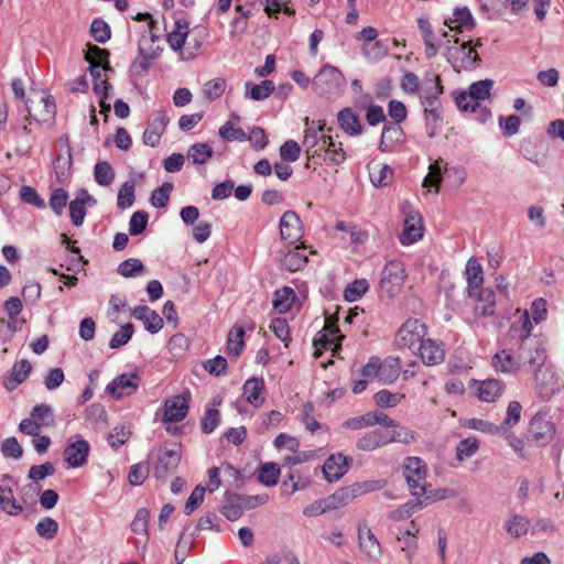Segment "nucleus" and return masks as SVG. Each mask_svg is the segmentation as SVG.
Masks as SVG:
<instances>
[{"label":"nucleus","instance_id":"f257e3e1","mask_svg":"<svg viewBox=\"0 0 564 564\" xmlns=\"http://www.w3.org/2000/svg\"><path fill=\"white\" fill-rule=\"evenodd\" d=\"M344 84L343 74L332 65H324L312 82L314 91L326 98L338 96Z\"/></svg>","mask_w":564,"mask_h":564},{"label":"nucleus","instance_id":"f03ea898","mask_svg":"<svg viewBox=\"0 0 564 564\" xmlns=\"http://www.w3.org/2000/svg\"><path fill=\"white\" fill-rule=\"evenodd\" d=\"M425 336L426 326L422 322L408 319L397 332L395 343L400 348H406L416 354V349L426 340Z\"/></svg>","mask_w":564,"mask_h":564},{"label":"nucleus","instance_id":"7ed1b4c3","mask_svg":"<svg viewBox=\"0 0 564 564\" xmlns=\"http://www.w3.org/2000/svg\"><path fill=\"white\" fill-rule=\"evenodd\" d=\"M405 279V270L402 262L391 260L381 271L380 291L388 297H394L402 290Z\"/></svg>","mask_w":564,"mask_h":564},{"label":"nucleus","instance_id":"20e7f679","mask_svg":"<svg viewBox=\"0 0 564 564\" xmlns=\"http://www.w3.org/2000/svg\"><path fill=\"white\" fill-rule=\"evenodd\" d=\"M492 86V79H482L473 83L467 91H463L456 97L457 107L464 111H475L479 106V101L490 97Z\"/></svg>","mask_w":564,"mask_h":564},{"label":"nucleus","instance_id":"39448f33","mask_svg":"<svg viewBox=\"0 0 564 564\" xmlns=\"http://www.w3.org/2000/svg\"><path fill=\"white\" fill-rule=\"evenodd\" d=\"M403 475L412 496L420 497L427 486L425 463L420 457H408L404 463Z\"/></svg>","mask_w":564,"mask_h":564},{"label":"nucleus","instance_id":"423d86ee","mask_svg":"<svg viewBox=\"0 0 564 564\" xmlns=\"http://www.w3.org/2000/svg\"><path fill=\"white\" fill-rule=\"evenodd\" d=\"M532 322L530 314L524 311L518 321L513 322L509 329V340L512 346L522 348H532L536 338L531 337Z\"/></svg>","mask_w":564,"mask_h":564},{"label":"nucleus","instance_id":"0eeeda50","mask_svg":"<svg viewBox=\"0 0 564 564\" xmlns=\"http://www.w3.org/2000/svg\"><path fill=\"white\" fill-rule=\"evenodd\" d=\"M339 329L336 324V319L333 316L326 318L323 332L319 333L318 337L314 339V357L318 358L322 354V349H330L335 352L339 348V340L344 336L338 335Z\"/></svg>","mask_w":564,"mask_h":564},{"label":"nucleus","instance_id":"6e6552de","mask_svg":"<svg viewBox=\"0 0 564 564\" xmlns=\"http://www.w3.org/2000/svg\"><path fill=\"white\" fill-rule=\"evenodd\" d=\"M535 391L543 401L550 400L558 390V378L550 367H540L534 371Z\"/></svg>","mask_w":564,"mask_h":564},{"label":"nucleus","instance_id":"1a4fd4ad","mask_svg":"<svg viewBox=\"0 0 564 564\" xmlns=\"http://www.w3.org/2000/svg\"><path fill=\"white\" fill-rule=\"evenodd\" d=\"M312 124H314V122H312ZM324 126L325 123L323 122L318 124L317 128L311 126L305 129L303 147L305 148L307 160H314L321 156L325 148H327L326 140L328 135L321 134L324 130Z\"/></svg>","mask_w":564,"mask_h":564},{"label":"nucleus","instance_id":"9d476101","mask_svg":"<svg viewBox=\"0 0 564 564\" xmlns=\"http://www.w3.org/2000/svg\"><path fill=\"white\" fill-rule=\"evenodd\" d=\"M443 94V86L438 75L431 74L424 79L421 94V102L424 110H442L440 96Z\"/></svg>","mask_w":564,"mask_h":564},{"label":"nucleus","instance_id":"9b49d317","mask_svg":"<svg viewBox=\"0 0 564 564\" xmlns=\"http://www.w3.org/2000/svg\"><path fill=\"white\" fill-rule=\"evenodd\" d=\"M448 53L449 62L458 72L460 69H473L480 62L478 54L473 48H470V41L463 43L457 48H449Z\"/></svg>","mask_w":564,"mask_h":564},{"label":"nucleus","instance_id":"f8f14e48","mask_svg":"<svg viewBox=\"0 0 564 564\" xmlns=\"http://www.w3.org/2000/svg\"><path fill=\"white\" fill-rule=\"evenodd\" d=\"M151 456L158 459L155 467V476L164 478L169 471L174 470L181 460V452L177 445L172 448H159L156 452L151 453Z\"/></svg>","mask_w":564,"mask_h":564},{"label":"nucleus","instance_id":"ddd939ff","mask_svg":"<svg viewBox=\"0 0 564 564\" xmlns=\"http://www.w3.org/2000/svg\"><path fill=\"white\" fill-rule=\"evenodd\" d=\"M358 544L368 560L377 561L382 555L381 544L367 524L358 527Z\"/></svg>","mask_w":564,"mask_h":564},{"label":"nucleus","instance_id":"4468645a","mask_svg":"<svg viewBox=\"0 0 564 564\" xmlns=\"http://www.w3.org/2000/svg\"><path fill=\"white\" fill-rule=\"evenodd\" d=\"M281 238L292 245L302 238V223L299 215L293 210L285 212L280 220Z\"/></svg>","mask_w":564,"mask_h":564},{"label":"nucleus","instance_id":"2eb2a0df","mask_svg":"<svg viewBox=\"0 0 564 564\" xmlns=\"http://www.w3.org/2000/svg\"><path fill=\"white\" fill-rule=\"evenodd\" d=\"M508 348L498 351L492 358L494 368L503 373H512L520 369V361L517 356V348L510 341L507 343Z\"/></svg>","mask_w":564,"mask_h":564},{"label":"nucleus","instance_id":"dca6fc26","mask_svg":"<svg viewBox=\"0 0 564 564\" xmlns=\"http://www.w3.org/2000/svg\"><path fill=\"white\" fill-rule=\"evenodd\" d=\"M139 383L137 381V375H120L112 382H110L106 391L115 399H121L137 392Z\"/></svg>","mask_w":564,"mask_h":564},{"label":"nucleus","instance_id":"f3484780","mask_svg":"<svg viewBox=\"0 0 564 564\" xmlns=\"http://www.w3.org/2000/svg\"><path fill=\"white\" fill-rule=\"evenodd\" d=\"M89 449V443L79 438L67 444L64 449V459L70 467L78 468L87 462Z\"/></svg>","mask_w":564,"mask_h":564},{"label":"nucleus","instance_id":"a211bd4d","mask_svg":"<svg viewBox=\"0 0 564 564\" xmlns=\"http://www.w3.org/2000/svg\"><path fill=\"white\" fill-rule=\"evenodd\" d=\"M530 434L532 441L536 445L543 446L553 440L555 434V426L549 420L543 417H533L530 423Z\"/></svg>","mask_w":564,"mask_h":564},{"label":"nucleus","instance_id":"6ab92c4d","mask_svg":"<svg viewBox=\"0 0 564 564\" xmlns=\"http://www.w3.org/2000/svg\"><path fill=\"white\" fill-rule=\"evenodd\" d=\"M32 366L29 360L21 359L13 364L10 373L3 379V387L8 391L15 390L21 383H23L30 372Z\"/></svg>","mask_w":564,"mask_h":564},{"label":"nucleus","instance_id":"aec40b11","mask_svg":"<svg viewBox=\"0 0 564 564\" xmlns=\"http://www.w3.org/2000/svg\"><path fill=\"white\" fill-rule=\"evenodd\" d=\"M348 470V458L341 454L330 455L323 465V474L329 482L341 478Z\"/></svg>","mask_w":564,"mask_h":564},{"label":"nucleus","instance_id":"412c9836","mask_svg":"<svg viewBox=\"0 0 564 564\" xmlns=\"http://www.w3.org/2000/svg\"><path fill=\"white\" fill-rule=\"evenodd\" d=\"M388 444V431L375 429L361 435L356 442V447L364 452H372Z\"/></svg>","mask_w":564,"mask_h":564},{"label":"nucleus","instance_id":"4be33fe9","mask_svg":"<svg viewBox=\"0 0 564 564\" xmlns=\"http://www.w3.org/2000/svg\"><path fill=\"white\" fill-rule=\"evenodd\" d=\"M423 236L422 218L419 214H411L404 220V228L400 235L403 246L412 245Z\"/></svg>","mask_w":564,"mask_h":564},{"label":"nucleus","instance_id":"5701e85b","mask_svg":"<svg viewBox=\"0 0 564 564\" xmlns=\"http://www.w3.org/2000/svg\"><path fill=\"white\" fill-rule=\"evenodd\" d=\"M187 410V399L184 395H175L165 402L164 421L180 422L185 419Z\"/></svg>","mask_w":564,"mask_h":564},{"label":"nucleus","instance_id":"b1692460","mask_svg":"<svg viewBox=\"0 0 564 564\" xmlns=\"http://www.w3.org/2000/svg\"><path fill=\"white\" fill-rule=\"evenodd\" d=\"M453 15V19H446L444 22L451 30L462 32L464 30H473L475 28V19L467 7L456 8Z\"/></svg>","mask_w":564,"mask_h":564},{"label":"nucleus","instance_id":"393cba45","mask_svg":"<svg viewBox=\"0 0 564 564\" xmlns=\"http://www.w3.org/2000/svg\"><path fill=\"white\" fill-rule=\"evenodd\" d=\"M416 354L427 366L438 365L444 360L445 354L438 344L432 339H426L422 347L416 349Z\"/></svg>","mask_w":564,"mask_h":564},{"label":"nucleus","instance_id":"a878e982","mask_svg":"<svg viewBox=\"0 0 564 564\" xmlns=\"http://www.w3.org/2000/svg\"><path fill=\"white\" fill-rule=\"evenodd\" d=\"M516 348H517V356L520 361V367L524 362H528L531 366H534L536 368L543 367L544 361H545V354H544V350L541 347L539 340L534 341V345L531 349L529 347L520 349L519 346H516Z\"/></svg>","mask_w":564,"mask_h":564},{"label":"nucleus","instance_id":"bb28decb","mask_svg":"<svg viewBox=\"0 0 564 564\" xmlns=\"http://www.w3.org/2000/svg\"><path fill=\"white\" fill-rule=\"evenodd\" d=\"M469 296L476 299L477 304L475 311L477 314L482 316H490L495 313L496 300L495 294L489 289H477V293L469 294Z\"/></svg>","mask_w":564,"mask_h":564},{"label":"nucleus","instance_id":"cd10ccee","mask_svg":"<svg viewBox=\"0 0 564 564\" xmlns=\"http://www.w3.org/2000/svg\"><path fill=\"white\" fill-rule=\"evenodd\" d=\"M339 127L350 135L361 133L362 126L359 116L351 108H344L337 115Z\"/></svg>","mask_w":564,"mask_h":564},{"label":"nucleus","instance_id":"c85d7f7f","mask_svg":"<svg viewBox=\"0 0 564 564\" xmlns=\"http://www.w3.org/2000/svg\"><path fill=\"white\" fill-rule=\"evenodd\" d=\"M167 122L169 117L165 113H161L158 118H155L143 132V142L151 147L159 144Z\"/></svg>","mask_w":564,"mask_h":564},{"label":"nucleus","instance_id":"c756f323","mask_svg":"<svg viewBox=\"0 0 564 564\" xmlns=\"http://www.w3.org/2000/svg\"><path fill=\"white\" fill-rule=\"evenodd\" d=\"M93 200L87 191L83 189L79 195L69 204V215L73 224L77 227L82 226L86 216L85 204Z\"/></svg>","mask_w":564,"mask_h":564},{"label":"nucleus","instance_id":"7c9ffc66","mask_svg":"<svg viewBox=\"0 0 564 564\" xmlns=\"http://www.w3.org/2000/svg\"><path fill=\"white\" fill-rule=\"evenodd\" d=\"M465 274L468 282V294L477 293V289L481 288L484 276L482 268L475 258H470L467 261Z\"/></svg>","mask_w":564,"mask_h":564},{"label":"nucleus","instance_id":"2f4dec72","mask_svg":"<svg viewBox=\"0 0 564 564\" xmlns=\"http://www.w3.org/2000/svg\"><path fill=\"white\" fill-rule=\"evenodd\" d=\"M263 390L264 382L260 378H250L243 384V395L246 400L254 406H260L263 403Z\"/></svg>","mask_w":564,"mask_h":564},{"label":"nucleus","instance_id":"473e14b6","mask_svg":"<svg viewBox=\"0 0 564 564\" xmlns=\"http://www.w3.org/2000/svg\"><path fill=\"white\" fill-rule=\"evenodd\" d=\"M307 263V257L304 252L295 247L293 250L288 251L281 259L280 264L283 269L295 272L303 269Z\"/></svg>","mask_w":564,"mask_h":564},{"label":"nucleus","instance_id":"72a5a7b5","mask_svg":"<svg viewBox=\"0 0 564 564\" xmlns=\"http://www.w3.org/2000/svg\"><path fill=\"white\" fill-rule=\"evenodd\" d=\"M369 176L373 186L383 187L391 183L393 171L388 164H372L369 167Z\"/></svg>","mask_w":564,"mask_h":564},{"label":"nucleus","instance_id":"f704fd0d","mask_svg":"<svg viewBox=\"0 0 564 564\" xmlns=\"http://www.w3.org/2000/svg\"><path fill=\"white\" fill-rule=\"evenodd\" d=\"M245 97L250 98L252 100H263L268 98L274 90V84L272 80H263L259 85H253L250 82H247L245 85Z\"/></svg>","mask_w":564,"mask_h":564},{"label":"nucleus","instance_id":"c9c22d12","mask_svg":"<svg viewBox=\"0 0 564 564\" xmlns=\"http://www.w3.org/2000/svg\"><path fill=\"white\" fill-rule=\"evenodd\" d=\"M503 384L496 379H488L482 381L478 388V397L481 401L494 402L501 395Z\"/></svg>","mask_w":564,"mask_h":564},{"label":"nucleus","instance_id":"e433bc0d","mask_svg":"<svg viewBox=\"0 0 564 564\" xmlns=\"http://www.w3.org/2000/svg\"><path fill=\"white\" fill-rule=\"evenodd\" d=\"M531 522L528 518L514 514L506 521V530L512 538H520L528 533Z\"/></svg>","mask_w":564,"mask_h":564},{"label":"nucleus","instance_id":"4c0bfd02","mask_svg":"<svg viewBox=\"0 0 564 564\" xmlns=\"http://www.w3.org/2000/svg\"><path fill=\"white\" fill-rule=\"evenodd\" d=\"M31 416L34 417L40 427H52L55 425L53 409L46 403L35 405L31 411Z\"/></svg>","mask_w":564,"mask_h":564},{"label":"nucleus","instance_id":"58836bf2","mask_svg":"<svg viewBox=\"0 0 564 564\" xmlns=\"http://www.w3.org/2000/svg\"><path fill=\"white\" fill-rule=\"evenodd\" d=\"M356 498L352 487H343L337 489L333 495L328 496L327 503L330 510L347 506Z\"/></svg>","mask_w":564,"mask_h":564},{"label":"nucleus","instance_id":"ea45409f","mask_svg":"<svg viewBox=\"0 0 564 564\" xmlns=\"http://www.w3.org/2000/svg\"><path fill=\"white\" fill-rule=\"evenodd\" d=\"M324 152L325 160H328L334 165H339L346 160V153L343 149L341 142H337L332 135L327 137Z\"/></svg>","mask_w":564,"mask_h":564},{"label":"nucleus","instance_id":"a19ab883","mask_svg":"<svg viewBox=\"0 0 564 564\" xmlns=\"http://www.w3.org/2000/svg\"><path fill=\"white\" fill-rule=\"evenodd\" d=\"M109 52L105 48H100L97 45L88 44L85 51V59L89 63V66L97 64L102 66L104 69H111L109 66Z\"/></svg>","mask_w":564,"mask_h":564},{"label":"nucleus","instance_id":"79ce46f5","mask_svg":"<svg viewBox=\"0 0 564 564\" xmlns=\"http://www.w3.org/2000/svg\"><path fill=\"white\" fill-rule=\"evenodd\" d=\"M0 505L3 511L10 516H18L22 511V507L13 497L11 487L0 485Z\"/></svg>","mask_w":564,"mask_h":564},{"label":"nucleus","instance_id":"37998d69","mask_svg":"<svg viewBox=\"0 0 564 564\" xmlns=\"http://www.w3.org/2000/svg\"><path fill=\"white\" fill-rule=\"evenodd\" d=\"M423 508L420 497H416L415 500L408 501L391 511L388 517L392 521H401L410 518L414 512L421 510Z\"/></svg>","mask_w":564,"mask_h":564},{"label":"nucleus","instance_id":"c03bdc74","mask_svg":"<svg viewBox=\"0 0 564 564\" xmlns=\"http://www.w3.org/2000/svg\"><path fill=\"white\" fill-rule=\"evenodd\" d=\"M454 497V491L448 488L432 489L430 485L425 487V491L421 492L420 500L423 508L440 500Z\"/></svg>","mask_w":564,"mask_h":564},{"label":"nucleus","instance_id":"a18cd8bd","mask_svg":"<svg viewBox=\"0 0 564 564\" xmlns=\"http://www.w3.org/2000/svg\"><path fill=\"white\" fill-rule=\"evenodd\" d=\"M187 29L186 22L180 20L175 22L174 30L167 35V42L173 50H181L185 45L188 35Z\"/></svg>","mask_w":564,"mask_h":564},{"label":"nucleus","instance_id":"49530a36","mask_svg":"<svg viewBox=\"0 0 564 564\" xmlns=\"http://www.w3.org/2000/svg\"><path fill=\"white\" fill-rule=\"evenodd\" d=\"M102 66L93 64L89 66V72L91 77L94 78V90L97 95L102 97H108V91L111 88L107 78L102 76Z\"/></svg>","mask_w":564,"mask_h":564},{"label":"nucleus","instance_id":"de8ad7c7","mask_svg":"<svg viewBox=\"0 0 564 564\" xmlns=\"http://www.w3.org/2000/svg\"><path fill=\"white\" fill-rule=\"evenodd\" d=\"M293 300L294 291L286 286L282 290L275 291L272 304L275 311L279 313H285L291 308Z\"/></svg>","mask_w":564,"mask_h":564},{"label":"nucleus","instance_id":"09e8293b","mask_svg":"<svg viewBox=\"0 0 564 564\" xmlns=\"http://www.w3.org/2000/svg\"><path fill=\"white\" fill-rule=\"evenodd\" d=\"M213 149L207 143H196L187 151V158L194 164H205L213 156Z\"/></svg>","mask_w":564,"mask_h":564},{"label":"nucleus","instance_id":"8fccbe9b","mask_svg":"<svg viewBox=\"0 0 564 564\" xmlns=\"http://www.w3.org/2000/svg\"><path fill=\"white\" fill-rule=\"evenodd\" d=\"M226 80L224 78H214L204 84L202 88L203 96L209 100H216L225 93Z\"/></svg>","mask_w":564,"mask_h":564},{"label":"nucleus","instance_id":"3c124183","mask_svg":"<svg viewBox=\"0 0 564 564\" xmlns=\"http://www.w3.org/2000/svg\"><path fill=\"white\" fill-rule=\"evenodd\" d=\"M400 373V365L398 359L386 360L380 365L379 380L382 383L394 382Z\"/></svg>","mask_w":564,"mask_h":564},{"label":"nucleus","instance_id":"603ef678","mask_svg":"<svg viewBox=\"0 0 564 564\" xmlns=\"http://www.w3.org/2000/svg\"><path fill=\"white\" fill-rule=\"evenodd\" d=\"M425 130L429 138L436 137L442 127V110H424Z\"/></svg>","mask_w":564,"mask_h":564},{"label":"nucleus","instance_id":"864d4df0","mask_svg":"<svg viewBox=\"0 0 564 564\" xmlns=\"http://www.w3.org/2000/svg\"><path fill=\"white\" fill-rule=\"evenodd\" d=\"M280 475V468L274 463H265L263 464L258 474V479L264 486H274L278 484Z\"/></svg>","mask_w":564,"mask_h":564},{"label":"nucleus","instance_id":"5fc2aeb1","mask_svg":"<svg viewBox=\"0 0 564 564\" xmlns=\"http://www.w3.org/2000/svg\"><path fill=\"white\" fill-rule=\"evenodd\" d=\"M479 449V442L476 437H467L462 440L456 447V458L464 462L474 456Z\"/></svg>","mask_w":564,"mask_h":564},{"label":"nucleus","instance_id":"6e6d98bb","mask_svg":"<svg viewBox=\"0 0 564 564\" xmlns=\"http://www.w3.org/2000/svg\"><path fill=\"white\" fill-rule=\"evenodd\" d=\"M245 330L241 326H234L228 334L227 350L228 354L238 356L245 345L243 343Z\"/></svg>","mask_w":564,"mask_h":564},{"label":"nucleus","instance_id":"4d7b16f0","mask_svg":"<svg viewBox=\"0 0 564 564\" xmlns=\"http://www.w3.org/2000/svg\"><path fill=\"white\" fill-rule=\"evenodd\" d=\"M95 181L102 186H108L113 182L115 172L108 162H98L94 169Z\"/></svg>","mask_w":564,"mask_h":564},{"label":"nucleus","instance_id":"13d9d810","mask_svg":"<svg viewBox=\"0 0 564 564\" xmlns=\"http://www.w3.org/2000/svg\"><path fill=\"white\" fill-rule=\"evenodd\" d=\"M172 191L173 184L170 182H165L159 188L154 189L150 197L152 206L156 208L165 207L169 203Z\"/></svg>","mask_w":564,"mask_h":564},{"label":"nucleus","instance_id":"bf43d9fd","mask_svg":"<svg viewBox=\"0 0 564 564\" xmlns=\"http://www.w3.org/2000/svg\"><path fill=\"white\" fill-rule=\"evenodd\" d=\"M163 324V317H161L155 311L143 306V325L148 332L155 334L162 329Z\"/></svg>","mask_w":564,"mask_h":564},{"label":"nucleus","instance_id":"052dcab7","mask_svg":"<svg viewBox=\"0 0 564 564\" xmlns=\"http://www.w3.org/2000/svg\"><path fill=\"white\" fill-rule=\"evenodd\" d=\"M415 440V433L410 429L402 426L398 423L397 427L388 431V443H403L409 444Z\"/></svg>","mask_w":564,"mask_h":564},{"label":"nucleus","instance_id":"680f3d73","mask_svg":"<svg viewBox=\"0 0 564 564\" xmlns=\"http://www.w3.org/2000/svg\"><path fill=\"white\" fill-rule=\"evenodd\" d=\"M362 55L369 61H379L388 53L387 47L379 41L367 42L361 47Z\"/></svg>","mask_w":564,"mask_h":564},{"label":"nucleus","instance_id":"e2e57ef3","mask_svg":"<svg viewBox=\"0 0 564 564\" xmlns=\"http://www.w3.org/2000/svg\"><path fill=\"white\" fill-rule=\"evenodd\" d=\"M373 412H367L360 416H355L346 420L343 423V427L347 430L358 431L366 427L375 426Z\"/></svg>","mask_w":564,"mask_h":564},{"label":"nucleus","instance_id":"0e129e2a","mask_svg":"<svg viewBox=\"0 0 564 564\" xmlns=\"http://www.w3.org/2000/svg\"><path fill=\"white\" fill-rule=\"evenodd\" d=\"M373 398L376 404L380 408H394L401 402L402 399H404V394L381 390L377 392Z\"/></svg>","mask_w":564,"mask_h":564},{"label":"nucleus","instance_id":"69168bd1","mask_svg":"<svg viewBox=\"0 0 564 564\" xmlns=\"http://www.w3.org/2000/svg\"><path fill=\"white\" fill-rule=\"evenodd\" d=\"M35 531L41 538L52 540L58 531V523L53 518L46 517L37 522Z\"/></svg>","mask_w":564,"mask_h":564},{"label":"nucleus","instance_id":"338daca9","mask_svg":"<svg viewBox=\"0 0 564 564\" xmlns=\"http://www.w3.org/2000/svg\"><path fill=\"white\" fill-rule=\"evenodd\" d=\"M369 289V283L365 279L355 280L345 290V299L349 302L357 301Z\"/></svg>","mask_w":564,"mask_h":564},{"label":"nucleus","instance_id":"774afa93","mask_svg":"<svg viewBox=\"0 0 564 564\" xmlns=\"http://www.w3.org/2000/svg\"><path fill=\"white\" fill-rule=\"evenodd\" d=\"M91 36L99 43H106L111 35L109 25L101 19H95L90 25Z\"/></svg>","mask_w":564,"mask_h":564}]
</instances>
